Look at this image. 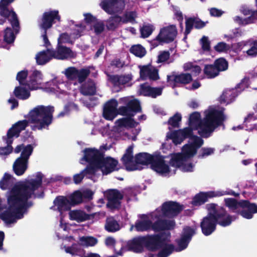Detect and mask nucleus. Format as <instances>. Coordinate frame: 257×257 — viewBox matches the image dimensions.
I'll return each mask as SVG.
<instances>
[{
	"mask_svg": "<svg viewBox=\"0 0 257 257\" xmlns=\"http://www.w3.org/2000/svg\"><path fill=\"white\" fill-rule=\"evenodd\" d=\"M43 174L38 172L36 179L15 184L11 189L8 197V208L0 213V219L8 224L16 222V219H21L27 210L33 205L31 201H28L34 192L42 184Z\"/></svg>",
	"mask_w": 257,
	"mask_h": 257,
	"instance_id": "nucleus-1",
	"label": "nucleus"
},
{
	"mask_svg": "<svg viewBox=\"0 0 257 257\" xmlns=\"http://www.w3.org/2000/svg\"><path fill=\"white\" fill-rule=\"evenodd\" d=\"M42 80V74L41 72L36 70L30 76L27 86L31 90L36 89L38 88V86L41 84Z\"/></svg>",
	"mask_w": 257,
	"mask_h": 257,
	"instance_id": "nucleus-30",
	"label": "nucleus"
},
{
	"mask_svg": "<svg viewBox=\"0 0 257 257\" xmlns=\"http://www.w3.org/2000/svg\"><path fill=\"white\" fill-rule=\"evenodd\" d=\"M197 150L191 143L185 144L182 149L181 153L187 160L194 157L197 153Z\"/></svg>",
	"mask_w": 257,
	"mask_h": 257,
	"instance_id": "nucleus-40",
	"label": "nucleus"
},
{
	"mask_svg": "<svg viewBox=\"0 0 257 257\" xmlns=\"http://www.w3.org/2000/svg\"><path fill=\"white\" fill-rule=\"evenodd\" d=\"M177 34V30L176 26L170 25L160 30L156 40L160 43H170L174 40Z\"/></svg>",
	"mask_w": 257,
	"mask_h": 257,
	"instance_id": "nucleus-15",
	"label": "nucleus"
},
{
	"mask_svg": "<svg viewBox=\"0 0 257 257\" xmlns=\"http://www.w3.org/2000/svg\"><path fill=\"white\" fill-rule=\"evenodd\" d=\"M152 221L149 219L138 220L135 223V228L138 231H148L152 229Z\"/></svg>",
	"mask_w": 257,
	"mask_h": 257,
	"instance_id": "nucleus-41",
	"label": "nucleus"
},
{
	"mask_svg": "<svg viewBox=\"0 0 257 257\" xmlns=\"http://www.w3.org/2000/svg\"><path fill=\"white\" fill-rule=\"evenodd\" d=\"M203 71L207 78L210 79L214 78L219 74L214 64L205 65Z\"/></svg>",
	"mask_w": 257,
	"mask_h": 257,
	"instance_id": "nucleus-44",
	"label": "nucleus"
},
{
	"mask_svg": "<svg viewBox=\"0 0 257 257\" xmlns=\"http://www.w3.org/2000/svg\"><path fill=\"white\" fill-rule=\"evenodd\" d=\"M54 107L53 106L38 105L31 110L29 113V120L35 124L32 130L35 128L42 130L48 128L53 121V114Z\"/></svg>",
	"mask_w": 257,
	"mask_h": 257,
	"instance_id": "nucleus-4",
	"label": "nucleus"
},
{
	"mask_svg": "<svg viewBox=\"0 0 257 257\" xmlns=\"http://www.w3.org/2000/svg\"><path fill=\"white\" fill-rule=\"evenodd\" d=\"M80 93L85 96L93 95L96 93V87L92 81H88L83 83L80 88Z\"/></svg>",
	"mask_w": 257,
	"mask_h": 257,
	"instance_id": "nucleus-35",
	"label": "nucleus"
},
{
	"mask_svg": "<svg viewBox=\"0 0 257 257\" xmlns=\"http://www.w3.org/2000/svg\"><path fill=\"white\" fill-rule=\"evenodd\" d=\"M215 150V149L213 148L203 147L199 151L198 158L203 159L212 155L214 153Z\"/></svg>",
	"mask_w": 257,
	"mask_h": 257,
	"instance_id": "nucleus-61",
	"label": "nucleus"
},
{
	"mask_svg": "<svg viewBox=\"0 0 257 257\" xmlns=\"http://www.w3.org/2000/svg\"><path fill=\"white\" fill-rule=\"evenodd\" d=\"M28 126L27 119L19 120L13 124L7 131L6 136H3V140L7 144V146L0 147V155L5 156L11 154L13 150L12 144L14 138H18L20 136L22 131L25 130Z\"/></svg>",
	"mask_w": 257,
	"mask_h": 257,
	"instance_id": "nucleus-6",
	"label": "nucleus"
},
{
	"mask_svg": "<svg viewBox=\"0 0 257 257\" xmlns=\"http://www.w3.org/2000/svg\"><path fill=\"white\" fill-rule=\"evenodd\" d=\"M160 249L157 254L158 257H168L175 250V246L165 242Z\"/></svg>",
	"mask_w": 257,
	"mask_h": 257,
	"instance_id": "nucleus-45",
	"label": "nucleus"
},
{
	"mask_svg": "<svg viewBox=\"0 0 257 257\" xmlns=\"http://www.w3.org/2000/svg\"><path fill=\"white\" fill-rule=\"evenodd\" d=\"M170 232H161L157 234L144 235L145 248L151 251L160 250L165 242L170 241Z\"/></svg>",
	"mask_w": 257,
	"mask_h": 257,
	"instance_id": "nucleus-7",
	"label": "nucleus"
},
{
	"mask_svg": "<svg viewBox=\"0 0 257 257\" xmlns=\"http://www.w3.org/2000/svg\"><path fill=\"white\" fill-rule=\"evenodd\" d=\"M195 233V229L189 226H185L181 237L175 240L178 245V248L176 249V251H180L186 249Z\"/></svg>",
	"mask_w": 257,
	"mask_h": 257,
	"instance_id": "nucleus-14",
	"label": "nucleus"
},
{
	"mask_svg": "<svg viewBox=\"0 0 257 257\" xmlns=\"http://www.w3.org/2000/svg\"><path fill=\"white\" fill-rule=\"evenodd\" d=\"M117 101L112 98L104 104L103 109V116L108 120H112L117 114H119V108L117 109Z\"/></svg>",
	"mask_w": 257,
	"mask_h": 257,
	"instance_id": "nucleus-18",
	"label": "nucleus"
},
{
	"mask_svg": "<svg viewBox=\"0 0 257 257\" xmlns=\"http://www.w3.org/2000/svg\"><path fill=\"white\" fill-rule=\"evenodd\" d=\"M150 165L154 171L160 174L163 175L170 172L169 165L166 164L164 157L162 155H154Z\"/></svg>",
	"mask_w": 257,
	"mask_h": 257,
	"instance_id": "nucleus-19",
	"label": "nucleus"
},
{
	"mask_svg": "<svg viewBox=\"0 0 257 257\" xmlns=\"http://www.w3.org/2000/svg\"><path fill=\"white\" fill-rule=\"evenodd\" d=\"M90 71L88 69L82 68L80 70L78 69L77 79L79 83L84 82L87 77L90 74Z\"/></svg>",
	"mask_w": 257,
	"mask_h": 257,
	"instance_id": "nucleus-60",
	"label": "nucleus"
},
{
	"mask_svg": "<svg viewBox=\"0 0 257 257\" xmlns=\"http://www.w3.org/2000/svg\"><path fill=\"white\" fill-rule=\"evenodd\" d=\"M84 153L83 159L87 162L88 164L86 166V168L82 171V173H83L85 176L86 175H95L96 172L99 170V168L97 165L94 148H86L84 150Z\"/></svg>",
	"mask_w": 257,
	"mask_h": 257,
	"instance_id": "nucleus-9",
	"label": "nucleus"
},
{
	"mask_svg": "<svg viewBox=\"0 0 257 257\" xmlns=\"http://www.w3.org/2000/svg\"><path fill=\"white\" fill-rule=\"evenodd\" d=\"M154 30V26L151 24L143 25L140 29L141 37L143 38L149 37Z\"/></svg>",
	"mask_w": 257,
	"mask_h": 257,
	"instance_id": "nucleus-53",
	"label": "nucleus"
},
{
	"mask_svg": "<svg viewBox=\"0 0 257 257\" xmlns=\"http://www.w3.org/2000/svg\"><path fill=\"white\" fill-rule=\"evenodd\" d=\"M71 220H75L77 222H82L94 218L95 213L87 214L84 211L76 210L69 212Z\"/></svg>",
	"mask_w": 257,
	"mask_h": 257,
	"instance_id": "nucleus-27",
	"label": "nucleus"
},
{
	"mask_svg": "<svg viewBox=\"0 0 257 257\" xmlns=\"http://www.w3.org/2000/svg\"><path fill=\"white\" fill-rule=\"evenodd\" d=\"M51 52H52V56L56 59L64 60L68 57H73V52L71 49L61 44H58L57 50L52 49Z\"/></svg>",
	"mask_w": 257,
	"mask_h": 257,
	"instance_id": "nucleus-25",
	"label": "nucleus"
},
{
	"mask_svg": "<svg viewBox=\"0 0 257 257\" xmlns=\"http://www.w3.org/2000/svg\"><path fill=\"white\" fill-rule=\"evenodd\" d=\"M68 199L71 207L79 204L83 201L82 193L79 190L75 191L68 197Z\"/></svg>",
	"mask_w": 257,
	"mask_h": 257,
	"instance_id": "nucleus-46",
	"label": "nucleus"
},
{
	"mask_svg": "<svg viewBox=\"0 0 257 257\" xmlns=\"http://www.w3.org/2000/svg\"><path fill=\"white\" fill-rule=\"evenodd\" d=\"M28 75V70H22L17 73L16 79L19 81V84L22 85L27 86L28 81L25 82Z\"/></svg>",
	"mask_w": 257,
	"mask_h": 257,
	"instance_id": "nucleus-62",
	"label": "nucleus"
},
{
	"mask_svg": "<svg viewBox=\"0 0 257 257\" xmlns=\"http://www.w3.org/2000/svg\"><path fill=\"white\" fill-rule=\"evenodd\" d=\"M14 177L10 174L5 173L0 181V188L4 190L9 189L14 184Z\"/></svg>",
	"mask_w": 257,
	"mask_h": 257,
	"instance_id": "nucleus-39",
	"label": "nucleus"
},
{
	"mask_svg": "<svg viewBox=\"0 0 257 257\" xmlns=\"http://www.w3.org/2000/svg\"><path fill=\"white\" fill-rule=\"evenodd\" d=\"M153 67L154 66L150 64L146 65L139 66V68H140V78L143 80H147Z\"/></svg>",
	"mask_w": 257,
	"mask_h": 257,
	"instance_id": "nucleus-51",
	"label": "nucleus"
},
{
	"mask_svg": "<svg viewBox=\"0 0 257 257\" xmlns=\"http://www.w3.org/2000/svg\"><path fill=\"white\" fill-rule=\"evenodd\" d=\"M94 152L97 165L103 175H106L114 171L118 170L119 169L117 168L118 162L117 160L110 157L105 158L103 152L95 148Z\"/></svg>",
	"mask_w": 257,
	"mask_h": 257,
	"instance_id": "nucleus-8",
	"label": "nucleus"
},
{
	"mask_svg": "<svg viewBox=\"0 0 257 257\" xmlns=\"http://www.w3.org/2000/svg\"><path fill=\"white\" fill-rule=\"evenodd\" d=\"M123 195L116 189L109 190L106 193V206L111 210H118L121 207V200Z\"/></svg>",
	"mask_w": 257,
	"mask_h": 257,
	"instance_id": "nucleus-16",
	"label": "nucleus"
},
{
	"mask_svg": "<svg viewBox=\"0 0 257 257\" xmlns=\"http://www.w3.org/2000/svg\"><path fill=\"white\" fill-rule=\"evenodd\" d=\"M213 64L215 65L219 72L225 71L228 68V63L227 61L223 57L216 59Z\"/></svg>",
	"mask_w": 257,
	"mask_h": 257,
	"instance_id": "nucleus-49",
	"label": "nucleus"
},
{
	"mask_svg": "<svg viewBox=\"0 0 257 257\" xmlns=\"http://www.w3.org/2000/svg\"><path fill=\"white\" fill-rule=\"evenodd\" d=\"M193 80L191 74L188 73H181L177 74L173 72L171 75H167V82L172 88H175L179 84L186 85Z\"/></svg>",
	"mask_w": 257,
	"mask_h": 257,
	"instance_id": "nucleus-12",
	"label": "nucleus"
},
{
	"mask_svg": "<svg viewBox=\"0 0 257 257\" xmlns=\"http://www.w3.org/2000/svg\"><path fill=\"white\" fill-rule=\"evenodd\" d=\"M99 6L107 14H120L125 8L124 0H102Z\"/></svg>",
	"mask_w": 257,
	"mask_h": 257,
	"instance_id": "nucleus-10",
	"label": "nucleus"
},
{
	"mask_svg": "<svg viewBox=\"0 0 257 257\" xmlns=\"http://www.w3.org/2000/svg\"><path fill=\"white\" fill-rule=\"evenodd\" d=\"M137 17V14L135 11L126 12L122 17L121 23L122 24H127L128 23H133L135 21Z\"/></svg>",
	"mask_w": 257,
	"mask_h": 257,
	"instance_id": "nucleus-52",
	"label": "nucleus"
},
{
	"mask_svg": "<svg viewBox=\"0 0 257 257\" xmlns=\"http://www.w3.org/2000/svg\"><path fill=\"white\" fill-rule=\"evenodd\" d=\"M121 20L122 17L120 16L119 14L112 15L105 21L106 29L108 31H115L121 23Z\"/></svg>",
	"mask_w": 257,
	"mask_h": 257,
	"instance_id": "nucleus-33",
	"label": "nucleus"
},
{
	"mask_svg": "<svg viewBox=\"0 0 257 257\" xmlns=\"http://www.w3.org/2000/svg\"><path fill=\"white\" fill-rule=\"evenodd\" d=\"M127 250L136 253H141L145 248L144 236H138L127 242Z\"/></svg>",
	"mask_w": 257,
	"mask_h": 257,
	"instance_id": "nucleus-23",
	"label": "nucleus"
},
{
	"mask_svg": "<svg viewBox=\"0 0 257 257\" xmlns=\"http://www.w3.org/2000/svg\"><path fill=\"white\" fill-rule=\"evenodd\" d=\"M166 137L167 139L172 140L173 143L176 145L180 144L184 141L179 130L168 132Z\"/></svg>",
	"mask_w": 257,
	"mask_h": 257,
	"instance_id": "nucleus-47",
	"label": "nucleus"
},
{
	"mask_svg": "<svg viewBox=\"0 0 257 257\" xmlns=\"http://www.w3.org/2000/svg\"><path fill=\"white\" fill-rule=\"evenodd\" d=\"M224 202L231 212L240 215L245 219H251L253 214L257 213V205L250 203L248 200L237 201L234 198H227L224 199Z\"/></svg>",
	"mask_w": 257,
	"mask_h": 257,
	"instance_id": "nucleus-5",
	"label": "nucleus"
},
{
	"mask_svg": "<svg viewBox=\"0 0 257 257\" xmlns=\"http://www.w3.org/2000/svg\"><path fill=\"white\" fill-rule=\"evenodd\" d=\"M207 214L203 217L200 223L202 233L205 236L212 234L216 230L217 225L222 227L229 226L232 221V216L228 213L226 209L216 203L206 205Z\"/></svg>",
	"mask_w": 257,
	"mask_h": 257,
	"instance_id": "nucleus-3",
	"label": "nucleus"
},
{
	"mask_svg": "<svg viewBox=\"0 0 257 257\" xmlns=\"http://www.w3.org/2000/svg\"><path fill=\"white\" fill-rule=\"evenodd\" d=\"M153 156L148 153H140L136 155L135 161L137 164L150 165Z\"/></svg>",
	"mask_w": 257,
	"mask_h": 257,
	"instance_id": "nucleus-36",
	"label": "nucleus"
},
{
	"mask_svg": "<svg viewBox=\"0 0 257 257\" xmlns=\"http://www.w3.org/2000/svg\"><path fill=\"white\" fill-rule=\"evenodd\" d=\"M222 191L200 192L193 198L191 204L194 206H199L206 202L209 198L223 196Z\"/></svg>",
	"mask_w": 257,
	"mask_h": 257,
	"instance_id": "nucleus-20",
	"label": "nucleus"
},
{
	"mask_svg": "<svg viewBox=\"0 0 257 257\" xmlns=\"http://www.w3.org/2000/svg\"><path fill=\"white\" fill-rule=\"evenodd\" d=\"M0 14L3 17L8 19L16 33H18L20 24L17 15L14 10H10L8 6L0 5Z\"/></svg>",
	"mask_w": 257,
	"mask_h": 257,
	"instance_id": "nucleus-22",
	"label": "nucleus"
},
{
	"mask_svg": "<svg viewBox=\"0 0 257 257\" xmlns=\"http://www.w3.org/2000/svg\"><path fill=\"white\" fill-rule=\"evenodd\" d=\"M119 114L126 116H134L136 113L142 111V108L139 100L134 99L129 100L125 106L119 107Z\"/></svg>",
	"mask_w": 257,
	"mask_h": 257,
	"instance_id": "nucleus-17",
	"label": "nucleus"
},
{
	"mask_svg": "<svg viewBox=\"0 0 257 257\" xmlns=\"http://www.w3.org/2000/svg\"><path fill=\"white\" fill-rule=\"evenodd\" d=\"M16 36L12 28L7 27L5 30L4 40L7 44L13 43L15 40Z\"/></svg>",
	"mask_w": 257,
	"mask_h": 257,
	"instance_id": "nucleus-54",
	"label": "nucleus"
},
{
	"mask_svg": "<svg viewBox=\"0 0 257 257\" xmlns=\"http://www.w3.org/2000/svg\"><path fill=\"white\" fill-rule=\"evenodd\" d=\"M175 226V222L173 220L159 219L152 222V230L155 232L173 230Z\"/></svg>",
	"mask_w": 257,
	"mask_h": 257,
	"instance_id": "nucleus-24",
	"label": "nucleus"
},
{
	"mask_svg": "<svg viewBox=\"0 0 257 257\" xmlns=\"http://www.w3.org/2000/svg\"><path fill=\"white\" fill-rule=\"evenodd\" d=\"M28 162L26 160L18 158L15 161L13 166L14 173L17 176L23 175L28 169Z\"/></svg>",
	"mask_w": 257,
	"mask_h": 257,
	"instance_id": "nucleus-31",
	"label": "nucleus"
},
{
	"mask_svg": "<svg viewBox=\"0 0 257 257\" xmlns=\"http://www.w3.org/2000/svg\"><path fill=\"white\" fill-rule=\"evenodd\" d=\"M61 17L58 10H52L44 12L41 21L39 24V28L42 30H48L51 28L56 21L60 22Z\"/></svg>",
	"mask_w": 257,
	"mask_h": 257,
	"instance_id": "nucleus-13",
	"label": "nucleus"
},
{
	"mask_svg": "<svg viewBox=\"0 0 257 257\" xmlns=\"http://www.w3.org/2000/svg\"><path fill=\"white\" fill-rule=\"evenodd\" d=\"M250 44V41H247V40L242 41L240 42L232 44L230 48L233 52L236 53H238L244 47L247 46V45Z\"/></svg>",
	"mask_w": 257,
	"mask_h": 257,
	"instance_id": "nucleus-56",
	"label": "nucleus"
},
{
	"mask_svg": "<svg viewBox=\"0 0 257 257\" xmlns=\"http://www.w3.org/2000/svg\"><path fill=\"white\" fill-rule=\"evenodd\" d=\"M51 51L52 49L47 48L46 50L39 52L36 56L37 63L38 65H43L54 58Z\"/></svg>",
	"mask_w": 257,
	"mask_h": 257,
	"instance_id": "nucleus-32",
	"label": "nucleus"
},
{
	"mask_svg": "<svg viewBox=\"0 0 257 257\" xmlns=\"http://www.w3.org/2000/svg\"><path fill=\"white\" fill-rule=\"evenodd\" d=\"M33 149L34 148L32 145L29 144L25 146L19 158L29 162V158L33 152Z\"/></svg>",
	"mask_w": 257,
	"mask_h": 257,
	"instance_id": "nucleus-55",
	"label": "nucleus"
},
{
	"mask_svg": "<svg viewBox=\"0 0 257 257\" xmlns=\"http://www.w3.org/2000/svg\"><path fill=\"white\" fill-rule=\"evenodd\" d=\"M241 12L244 16L250 15L245 19L246 24H251L257 19V10L252 11L246 6H243L241 9Z\"/></svg>",
	"mask_w": 257,
	"mask_h": 257,
	"instance_id": "nucleus-38",
	"label": "nucleus"
},
{
	"mask_svg": "<svg viewBox=\"0 0 257 257\" xmlns=\"http://www.w3.org/2000/svg\"><path fill=\"white\" fill-rule=\"evenodd\" d=\"M55 206L57 207V210L60 213L64 211H69L71 206L68 198L66 196H59L55 198L53 201Z\"/></svg>",
	"mask_w": 257,
	"mask_h": 257,
	"instance_id": "nucleus-28",
	"label": "nucleus"
},
{
	"mask_svg": "<svg viewBox=\"0 0 257 257\" xmlns=\"http://www.w3.org/2000/svg\"><path fill=\"white\" fill-rule=\"evenodd\" d=\"M250 41V44L247 46H250V48L246 51V53L249 56H255L257 55V40H248Z\"/></svg>",
	"mask_w": 257,
	"mask_h": 257,
	"instance_id": "nucleus-64",
	"label": "nucleus"
},
{
	"mask_svg": "<svg viewBox=\"0 0 257 257\" xmlns=\"http://www.w3.org/2000/svg\"><path fill=\"white\" fill-rule=\"evenodd\" d=\"M133 116H127L119 118L116 120V123L118 127L134 128L138 125V122L136 121L133 118Z\"/></svg>",
	"mask_w": 257,
	"mask_h": 257,
	"instance_id": "nucleus-37",
	"label": "nucleus"
},
{
	"mask_svg": "<svg viewBox=\"0 0 257 257\" xmlns=\"http://www.w3.org/2000/svg\"><path fill=\"white\" fill-rule=\"evenodd\" d=\"M140 92L145 96L156 98L162 93V88L160 87H152L147 83H143L140 85Z\"/></svg>",
	"mask_w": 257,
	"mask_h": 257,
	"instance_id": "nucleus-26",
	"label": "nucleus"
},
{
	"mask_svg": "<svg viewBox=\"0 0 257 257\" xmlns=\"http://www.w3.org/2000/svg\"><path fill=\"white\" fill-rule=\"evenodd\" d=\"M132 80V74L111 75L109 76V80L114 86H119L126 84Z\"/></svg>",
	"mask_w": 257,
	"mask_h": 257,
	"instance_id": "nucleus-29",
	"label": "nucleus"
},
{
	"mask_svg": "<svg viewBox=\"0 0 257 257\" xmlns=\"http://www.w3.org/2000/svg\"><path fill=\"white\" fill-rule=\"evenodd\" d=\"M78 69L75 67H69L66 70L65 75L70 80H75L77 78Z\"/></svg>",
	"mask_w": 257,
	"mask_h": 257,
	"instance_id": "nucleus-63",
	"label": "nucleus"
},
{
	"mask_svg": "<svg viewBox=\"0 0 257 257\" xmlns=\"http://www.w3.org/2000/svg\"><path fill=\"white\" fill-rule=\"evenodd\" d=\"M249 79V78L245 77L240 83L236 85L234 88L224 90L219 97V101L220 103L228 104L233 102L235 98L244 89V87L243 86L244 81L246 79L248 80Z\"/></svg>",
	"mask_w": 257,
	"mask_h": 257,
	"instance_id": "nucleus-11",
	"label": "nucleus"
},
{
	"mask_svg": "<svg viewBox=\"0 0 257 257\" xmlns=\"http://www.w3.org/2000/svg\"><path fill=\"white\" fill-rule=\"evenodd\" d=\"M226 116L221 110L213 109L209 111L201 119L200 113L195 111L189 116V125L194 130H198V134L203 138L210 137L218 126L223 125Z\"/></svg>",
	"mask_w": 257,
	"mask_h": 257,
	"instance_id": "nucleus-2",
	"label": "nucleus"
},
{
	"mask_svg": "<svg viewBox=\"0 0 257 257\" xmlns=\"http://www.w3.org/2000/svg\"><path fill=\"white\" fill-rule=\"evenodd\" d=\"M181 119L182 116L181 114L176 113L169 119L168 124L174 128L179 127V122L181 121Z\"/></svg>",
	"mask_w": 257,
	"mask_h": 257,
	"instance_id": "nucleus-59",
	"label": "nucleus"
},
{
	"mask_svg": "<svg viewBox=\"0 0 257 257\" xmlns=\"http://www.w3.org/2000/svg\"><path fill=\"white\" fill-rule=\"evenodd\" d=\"M82 244L86 246H94L97 243V239L92 236H82L80 238Z\"/></svg>",
	"mask_w": 257,
	"mask_h": 257,
	"instance_id": "nucleus-58",
	"label": "nucleus"
},
{
	"mask_svg": "<svg viewBox=\"0 0 257 257\" xmlns=\"http://www.w3.org/2000/svg\"><path fill=\"white\" fill-rule=\"evenodd\" d=\"M105 229L109 232H114L119 229V225L117 221L113 217L107 218L106 220Z\"/></svg>",
	"mask_w": 257,
	"mask_h": 257,
	"instance_id": "nucleus-42",
	"label": "nucleus"
},
{
	"mask_svg": "<svg viewBox=\"0 0 257 257\" xmlns=\"http://www.w3.org/2000/svg\"><path fill=\"white\" fill-rule=\"evenodd\" d=\"M183 209V206L179 203L174 201H167L164 202L162 206L163 214L168 217H174L177 216Z\"/></svg>",
	"mask_w": 257,
	"mask_h": 257,
	"instance_id": "nucleus-21",
	"label": "nucleus"
},
{
	"mask_svg": "<svg viewBox=\"0 0 257 257\" xmlns=\"http://www.w3.org/2000/svg\"><path fill=\"white\" fill-rule=\"evenodd\" d=\"M15 96L19 99L25 100L30 96V92L26 88L20 86H16L14 91Z\"/></svg>",
	"mask_w": 257,
	"mask_h": 257,
	"instance_id": "nucleus-43",
	"label": "nucleus"
},
{
	"mask_svg": "<svg viewBox=\"0 0 257 257\" xmlns=\"http://www.w3.org/2000/svg\"><path fill=\"white\" fill-rule=\"evenodd\" d=\"M171 157L169 164L176 168H181L183 163L187 160L181 153H173L171 154Z\"/></svg>",
	"mask_w": 257,
	"mask_h": 257,
	"instance_id": "nucleus-34",
	"label": "nucleus"
},
{
	"mask_svg": "<svg viewBox=\"0 0 257 257\" xmlns=\"http://www.w3.org/2000/svg\"><path fill=\"white\" fill-rule=\"evenodd\" d=\"M130 51L131 53L140 58H142L146 54L145 48L140 44L132 46L130 49Z\"/></svg>",
	"mask_w": 257,
	"mask_h": 257,
	"instance_id": "nucleus-50",
	"label": "nucleus"
},
{
	"mask_svg": "<svg viewBox=\"0 0 257 257\" xmlns=\"http://www.w3.org/2000/svg\"><path fill=\"white\" fill-rule=\"evenodd\" d=\"M134 156L124 154L121 161L126 168V170L131 171L137 169L136 165L130 166L129 164L133 162Z\"/></svg>",
	"mask_w": 257,
	"mask_h": 257,
	"instance_id": "nucleus-48",
	"label": "nucleus"
},
{
	"mask_svg": "<svg viewBox=\"0 0 257 257\" xmlns=\"http://www.w3.org/2000/svg\"><path fill=\"white\" fill-rule=\"evenodd\" d=\"M179 130L183 140L188 138L191 140V138L193 137V136H194L193 134V130H194V129L193 127L189 126Z\"/></svg>",
	"mask_w": 257,
	"mask_h": 257,
	"instance_id": "nucleus-57",
	"label": "nucleus"
}]
</instances>
